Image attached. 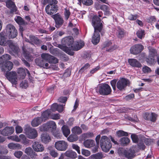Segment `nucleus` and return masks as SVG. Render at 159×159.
Returning a JSON list of instances; mask_svg holds the SVG:
<instances>
[{
	"instance_id": "f257e3e1",
	"label": "nucleus",
	"mask_w": 159,
	"mask_h": 159,
	"mask_svg": "<svg viewBox=\"0 0 159 159\" xmlns=\"http://www.w3.org/2000/svg\"><path fill=\"white\" fill-rule=\"evenodd\" d=\"M64 45H59L58 47L68 54L72 56L74 52L71 50L78 51L82 48L84 45V42L80 40L74 43L73 39L71 37H67L62 40Z\"/></svg>"
},
{
	"instance_id": "f03ea898",
	"label": "nucleus",
	"mask_w": 159,
	"mask_h": 159,
	"mask_svg": "<svg viewBox=\"0 0 159 159\" xmlns=\"http://www.w3.org/2000/svg\"><path fill=\"white\" fill-rule=\"evenodd\" d=\"M8 44L9 47L15 53L17 54L19 51V48L11 40H7L4 34L0 33V45L5 46Z\"/></svg>"
},
{
	"instance_id": "7ed1b4c3",
	"label": "nucleus",
	"mask_w": 159,
	"mask_h": 159,
	"mask_svg": "<svg viewBox=\"0 0 159 159\" xmlns=\"http://www.w3.org/2000/svg\"><path fill=\"white\" fill-rule=\"evenodd\" d=\"M100 143L102 150L105 152H108L111 147L110 139L106 136L102 137Z\"/></svg>"
},
{
	"instance_id": "20e7f679",
	"label": "nucleus",
	"mask_w": 159,
	"mask_h": 159,
	"mask_svg": "<svg viewBox=\"0 0 159 159\" xmlns=\"http://www.w3.org/2000/svg\"><path fill=\"white\" fill-rule=\"evenodd\" d=\"M118 152L120 154H123L126 157L129 159L133 158L136 156L135 152L133 148H131L128 150L120 148L118 150Z\"/></svg>"
},
{
	"instance_id": "39448f33",
	"label": "nucleus",
	"mask_w": 159,
	"mask_h": 159,
	"mask_svg": "<svg viewBox=\"0 0 159 159\" xmlns=\"http://www.w3.org/2000/svg\"><path fill=\"white\" fill-rule=\"evenodd\" d=\"M102 21L97 15L94 16L92 20V25L95 30H98L101 31L102 27Z\"/></svg>"
},
{
	"instance_id": "423d86ee",
	"label": "nucleus",
	"mask_w": 159,
	"mask_h": 159,
	"mask_svg": "<svg viewBox=\"0 0 159 159\" xmlns=\"http://www.w3.org/2000/svg\"><path fill=\"white\" fill-rule=\"evenodd\" d=\"M56 128V125L55 122L52 121H49L46 124L43 125L39 128L41 131L48 130L53 131Z\"/></svg>"
},
{
	"instance_id": "0eeeda50",
	"label": "nucleus",
	"mask_w": 159,
	"mask_h": 159,
	"mask_svg": "<svg viewBox=\"0 0 159 159\" xmlns=\"http://www.w3.org/2000/svg\"><path fill=\"white\" fill-rule=\"evenodd\" d=\"M25 131L27 137L30 139H35L38 136V133L36 130L31 128L29 126H27Z\"/></svg>"
},
{
	"instance_id": "6e6552de",
	"label": "nucleus",
	"mask_w": 159,
	"mask_h": 159,
	"mask_svg": "<svg viewBox=\"0 0 159 159\" xmlns=\"http://www.w3.org/2000/svg\"><path fill=\"white\" fill-rule=\"evenodd\" d=\"M111 91L110 87L107 84H101L99 86V92L101 95H107L110 93Z\"/></svg>"
},
{
	"instance_id": "1a4fd4ad",
	"label": "nucleus",
	"mask_w": 159,
	"mask_h": 159,
	"mask_svg": "<svg viewBox=\"0 0 159 159\" xmlns=\"http://www.w3.org/2000/svg\"><path fill=\"white\" fill-rule=\"evenodd\" d=\"M6 30L8 36L11 38H14L17 34V30L15 27L11 24H8L6 27Z\"/></svg>"
},
{
	"instance_id": "9d476101",
	"label": "nucleus",
	"mask_w": 159,
	"mask_h": 159,
	"mask_svg": "<svg viewBox=\"0 0 159 159\" xmlns=\"http://www.w3.org/2000/svg\"><path fill=\"white\" fill-rule=\"evenodd\" d=\"M6 77L12 85H16L17 84L18 79L16 72L11 71L7 73L6 74Z\"/></svg>"
},
{
	"instance_id": "9b49d317",
	"label": "nucleus",
	"mask_w": 159,
	"mask_h": 159,
	"mask_svg": "<svg viewBox=\"0 0 159 159\" xmlns=\"http://www.w3.org/2000/svg\"><path fill=\"white\" fill-rule=\"evenodd\" d=\"M130 84L129 81L127 79L122 78L120 79L116 83L117 88L120 90L124 89L126 87Z\"/></svg>"
},
{
	"instance_id": "f8f14e48",
	"label": "nucleus",
	"mask_w": 159,
	"mask_h": 159,
	"mask_svg": "<svg viewBox=\"0 0 159 159\" xmlns=\"http://www.w3.org/2000/svg\"><path fill=\"white\" fill-rule=\"evenodd\" d=\"M67 143L63 140L59 141L55 143V146L56 149L60 151L66 150L67 148Z\"/></svg>"
},
{
	"instance_id": "ddd939ff",
	"label": "nucleus",
	"mask_w": 159,
	"mask_h": 159,
	"mask_svg": "<svg viewBox=\"0 0 159 159\" xmlns=\"http://www.w3.org/2000/svg\"><path fill=\"white\" fill-rule=\"evenodd\" d=\"M143 49V46L141 44H136L132 46L130 49V52L134 54L140 53Z\"/></svg>"
},
{
	"instance_id": "4468645a",
	"label": "nucleus",
	"mask_w": 159,
	"mask_h": 159,
	"mask_svg": "<svg viewBox=\"0 0 159 159\" xmlns=\"http://www.w3.org/2000/svg\"><path fill=\"white\" fill-rule=\"evenodd\" d=\"M57 6L55 5L48 4L46 7L45 10L48 14L52 15L57 11Z\"/></svg>"
},
{
	"instance_id": "2eb2a0df",
	"label": "nucleus",
	"mask_w": 159,
	"mask_h": 159,
	"mask_svg": "<svg viewBox=\"0 0 159 159\" xmlns=\"http://www.w3.org/2000/svg\"><path fill=\"white\" fill-rule=\"evenodd\" d=\"M116 48V47L112 46L110 41L105 42L102 46V49L108 52H111Z\"/></svg>"
},
{
	"instance_id": "dca6fc26",
	"label": "nucleus",
	"mask_w": 159,
	"mask_h": 159,
	"mask_svg": "<svg viewBox=\"0 0 159 159\" xmlns=\"http://www.w3.org/2000/svg\"><path fill=\"white\" fill-rule=\"evenodd\" d=\"M156 54V52L155 49H152L150 50L149 57L146 59V61L148 63L151 64L154 62V58Z\"/></svg>"
},
{
	"instance_id": "f3484780",
	"label": "nucleus",
	"mask_w": 159,
	"mask_h": 159,
	"mask_svg": "<svg viewBox=\"0 0 159 159\" xmlns=\"http://www.w3.org/2000/svg\"><path fill=\"white\" fill-rule=\"evenodd\" d=\"M34 150L37 152H42L43 151L44 147L43 146L38 142H34L32 146Z\"/></svg>"
},
{
	"instance_id": "a211bd4d",
	"label": "nucleus",
	"mask_w": 159,
	"mask_h": 159,
	"mask_svg": "<svg viewBox=\"0 0 159 159\" xmlns=\"http://www.w3.org/2000/svg\"><path fill=\"white\" fill-rule=\"evenodd\" d=\"M13 66V64L11 62L7 61L2 66V70L4 72H8L12 69Z\"/></svg>"
},
{
	"instance_id": "6ab92c4d",
	"label": "nucleus",
	"mask_w": 159,
	"mask_h": 159,
	"mask_svg": "<svg viewBox=\"0 0 159 159\" xmlns=\"http://www.w3.org/2000/svg\"><path fill=\"white\" fill-rule=\"evenodd\" d=\"M26 72L29 75H30V73L27 69L23 68H20L18 69L17 73L19 74L20 79H22L25 78L26 75Z\"/></svg>"
},
{
	"instance_id": "aec40b11",
	"label": "nucleus",
	"mask_w": 159,
	"mask_h": 159,
	"mask_svg": "<svg viewBox=\"0 0 159 159\" xmlns=\"http://www.w3.org/2000/svg\"><path fill=\"white\" fill-rule=\"evenodd\" d=\"M14 131V129L13 127H6L2 130V135L7 136L11 135Z\"/></svg>"
},
{
	"instance_id": "412c9836",
	"label": "nucleus",
	"mask_w": 159,
	"mask_h": 159,
	"mask_svg": "<svg viewBox=\"0 0 159 159\" xmlns=\"http://www.w3.org/2000/svg\"><path fill=\"white\" fill-rule=\"evenodd\" d=\"M98 30H95L94 35L92 39V42L94 45L97 44L100 40V35Z\"/></svg>"
},
{
	"instance_id": "4be33fe9",
	"label": "nucleus",
	"mask_w": 159,
	"mask_h": 159,
	"mask_svg": "<svg viewBox=\"0 0 159 159\" xmlns=\"http://www.w3.org/2000/svg\"><path fill=\"white\" fill-rule=\"evenodd\" d=\"M54 18L55 21L56 27L57 28L60 27L63 22L62 18L60 15L56 14L54 16Z\"/></svg>"
},
{
	"instance_id": "5701e85b",
	"label": "nucleus",
	"mask_w": 159,
	"mask_h": 159,
	"mask_svg": "<svg viewBox=\"0 0 159 159\" xmlns=\"http://www.w3.org/2000/svg\"><path fill=\"white\" fill-rule=\"evenodd\" d=\"M51 113L50 110H47L44 111L42 114L41 116L40 117L42 120V121H45L49 119Z\"/></svg>"
},
{
	"instance_id": "b1692460",
	"label": "nucleus",
	"mask_w": 159,
	"mask_h": 159,
	"mask_svg": "<svg viewBox=\"0 0 159 159\" xmlns=\"http://www.w3.org/2000/svg\"><path fill=\"white\" fill-rule=\"evenodd\" d=\"M7 7L11 9V11L13 13L16 11V7L13 2L11 0L8 1L6 2Z\"/></svg>"
},
{
	"instance_id": "393cba45",
	"label": "nucleus",
	"mask_w": 159,
	"mask_h": 159,
	"mask_svg": "<svg viewBox=\"0 0 159 159\" xmlns=\"http://www.w3.org/2000/svg\"><path fill=\"white\" fill-rule=\"evenodd\" d=\"M58 107V105L57 103H55L52 105L50 110L51 111H57L59 112H61L63 111V105H59V107H60L61 109H59Z\"/></svg>"
},
{
	"instance_id": "a878e982",
	"label": "nucleus",
	"mask_w": 159,
	"mask_h": 159,
	"mask_svg": "<svg viewBox=\"0 0 159 159\" xmlns=\"http://www.w3.org/2000/svg\"><path fill=\"white\" fill-rule=\"evenodd\" d=\"M128 62L130 65L133 67H140L142 66L141 64L135 59H129Z\"/></svg>"
},
{
	"instance_id": "bb28decb",
	"label": "nucleus",
	"mask_w": 159,
	"mask_h": 159,
	"mask_svg": "<svg viewBox=\"0 0 159 159\" xmlns=\"http://www.w3.org/2000/svg\"><path fill=\"white\" fill-rule=\"evenodd\" d=\"M41 139L42 142L45 143L49 142L51 140L50 136L47 133H44L41 135Z\"/></svg>"
},
{
	"instance_id": "cd10ccee",
	"label": "nucleus",
	"mask_w": 159,
	"mask_h": 159,
	"mask_svg": "<svg viewBox=\"0 0 159 159\" xmlns=\"http://www.w3.org/2000/svg\"><path fill=\"white\" fill-rule=\"evenodd\" d=\"M7 146L9 149L12 150H19L22 148V146L18 143H10Z\"/></svg>"
},
{
	"instance_id": "c85d7f7f",
	"label": "nucleus",
	"mask_w": 159,
	"mask_h": 159,
	"mask_svg": "<svg viewBox=\"0 0 159 159\" xmlns=\"http://www.w3.org/2000/svg\"><path fill=\"white\" fill-rule=\"evenodd\" d=\"M84 145L85 147L88 148H90L94 146L95 145V142L93 140H87L84 142Z\"/></svg>"
},
{
	"instance_id": "c756f323",
	"label": "nucleus",
	"mask_w": 159,
	"mask_h": 159,
	"mask_svg": "<svg viewBox=\"0 0 159 159\" xmlns=\"http://www.w3.org/2000/svg\"><path fill=\"white\" fill-rule=\"evenodd\" d=\"M65 155L68 157L73 158H75L77 157V155L76 153L71 150L66 151L65 153Z\"/></svg>"
},
{
	"instance_id": "7c9ffc66",
	"label": "nucleus",
	"mask_w": 159,
	"mask_h": 159,
	"mask_svg": "<svg viewBox=\"0 0 159 159\" xmlns=\"http://www.w3.org/2000/svg\"><path fill=\"white\" fill-rule=\"evenodd\" d=\"M35 62L39 66L43 68L47 69L48 67L49 64L47 63L44 64L43 60L37 59L35 60Z\"/></svg>"
},
{
	"instance_id": "2f4dec72",
	"label": "nucleus",
	"mask_w": 159,
	"mask_h": 159,
	"mask_svg": "<svg viewBox=\"0 0 159 159\" xmlns=\"http://www.w3.org/2000/svg\"><path fill=\"white\" fill-rule=\"evenodd\" d=\"M42 121V120L40 117H37L34 118L32 121L31 125L33 127H36L41 123Z\"/></svg>"
},
{
	"instance_id": "473e14b6",
	"label": "nucleus",
	"mask_w": 159,
	"mask_h": 159,
	"mask_svg": "<svg viewBox=\"0 0 159 159\" xmlns=\"http://www.w3.org/2000/svg\"><path fill=\"white\" fill-rule=\"evenodd\" d=\"M19 139L20 140L19 142H21L24 144H28L29 143V140L26 138L25 136L23 134L20 135Z\"/></svg>"
},
{
	"instance_id": "72a5a7b5",
	"label": "nucleus",
	"mask_w": 159,
	"mask_h": 159,
	"mask_svg": "<svg viewBox=\"0 0 159 159\" xmlns=\"http://www.w3.org/2000/svg\"><path fill=\"white\" fill-rule=\"evenodd\" d=\"M104 157V156L102 153L93 154L89 157L91 159H102Z\"/></svg>"
},
{
	"instance_id": "f704fd0d",
	"label": "nucleus",
	"mask_w": 159,
	"mask_h": 159,
	"mask_svg": "<svg viewBox=\"0 0 159 159\" xmlns=\"http://www.w3.org/2000/svg\"><path fill=\"white\" fill-rule=\"evenodd\" d=\"M63 134L66 137H67L70 133V129L68 128V126L66 125H64L61 128Z\"/></svg>"
},
{
	"instance_id": "c9c22d12",
	"label": "nucleus",
	"mask_w": 159,
	"mask_h": 159,
	"mask_svg": "<svg viewBox=\"0 0 159 159\" xmlns=\"http://www.w3.org/2000/svg\"><path fill=\"white\" fill-rule=\"evenodd\" d=\"M129 139L127 137H123L120 140V144L123 146H126L129 143Z\"/></svg>"
},
{
	"instance_id": "e433bc0d",
	"label": "nucleus",
	"mask_w": 159,
	"mask_h": 159,
	"mask_svg": "<svg viewBox=\"0 0 159 159\" xmlns=\"http://www.w3.org/2000/svg\"><path fill=\"white\" fill-rule=\"evenodd\" d=\"M71 131L73 133L78 134H79L82 132V130L81 128L78 126H75L73 128Z\"/></svg>"
},
{
	"instance_id": "4c0bfd02",
	"label": "nucleus",
	"mask_w": 159,
	"mask_h": 159,
	"mask_svg": "<svg viewBox=\"0 0 159 159\" xmlns=\"http://www.w3.org/2000/svg\"><path fill=\"white\" fill-rule=\"evenodd\" d=\"M14 20L19 25H21L24 24L23 20L21 17L19 16H16L15 17Z\"/></svg>"
},
{
	"instance_id": "58836bf2",
	"label": "nucleus",
	"mask_w": 159,
	"mask_h": 159,
	"mask_svg": "<svg viewBox=\"0 0 159 159\" xmlns=\"http://www.w3.org/2000/svg\"><path fill=\"white\" fill-rule=\"evenodd\" d=\"M8 150L4 146L0 145V154L6 155L8 153Z\"/></svg>"
},
{
	"instance_id": "ea45409f",
	"label": "nucleus",
	"mask_w": 159,
	"mask_h": 159,
	"mask_svg": "<svg viewBox=\"0 0 159 159\" xmlns=\"http://www.w3.org/2000/svg\"><path fill=\"white\" fill-rule=\"evenodd\" d=\"M51 55L46 53H43L41 55V57L43 59V60H45L49 62L50 58L51 57Z\"/></svg>"
},
{
	"instance_id": "a19ab883",
	"label": "nucleus",
	"mask_w": 159,
	"mask_h": 159,
	"mask_svg": "<svg viewBox=\"0 0 159 159\" xmlns=\"http://www.w3.org/2000/svg\"><path fill=\"white\" fill-rule=\"evenodd\" d=\"M78 139V136L74 135H70L67 138L68 141L70 142L76 141Z\"/></svg>"
},
{
	"instance_id": "79ce46f5",
	"label": "nucleus",
	"mask_w": 159,
	"mask_h": 159,
	"mask_svg": "<svg viewBox=\"0 0 159 159\" xmlns=\"http://www.w3.org/2000/svg\"><path fill=\"white\" fill-rule=\"evenodd\" d=\"M30 40L33 43L36 44H38L40 43V41L34 36H32L30 37Z\"/></svg>"
},
{
	"instance_id": "37998d69",
	"label": "nucleus",
	"mask_w": 159,
	"mask_h": 159,
	"mask_svg": "<svg viewBox=\"0 0 159 159\" xmlns=\"http://www.w3.org/2000/svg\"><path fill=\"white\" fill-rule=\"evenodd\" d=\"M118 137H121L123 136H127L128 134L127 132L122 130H119L116 133Z\"/></svg>"
},
{
	"instance_id": "c03bdc74",
	"label": "nucleus",
	"mask_w": 159,
	"mask_h": 159,
	"mask_svg": "<svg viewBox=\"0 0 159 159\" xmlns=\"http://www.w3.org/2000/svg\"><path fill=\"white\" fill-rule=\"evenodd\" d=\"M138 37L140 39L144 37V31L143 30H139L136 33Z\"/></svg>"
},
{
	"instance_id": "a18cd8bd",
	"label": "nucleus",
	"mask_w": 159,
	"mask_h": 159,
	"mask_svg": "<svg viewBox=\"0 0 159 159\" xmlns=\"http://www.w3.org/2000/svg\"><path fill=\"white\" fill-rule=\"evenodd\" d=\"M64 14L66 20H68L70 15V12L68 8H66L65 9Z\"/></svg>"
},
{
	"instance_id": "49530a36",
	"label": "nucleus",
	"mask_w": 159,
	"mask_h": 159,
	"mask_svg": "<svg viewBox=\"0 0 159 159\" xmlns=\"http://www.w3.org/2000/svg\"><path fill=\"white\" fill-rule=\"evenodd\" d=\"M11 59L10 56L7 54H6L3 55L1 58L0 60H2V61H6L9 60Z\"/></svg>"
},
{
	"instance_id": "de8ad7c7",
	"label": "nucleus",
	"mask_w": 159,
	"mask_h": 159,
	"mask_svg": "<svg viewBox=\"0 0 159 159\" xmlns=\"http://www.w3.org/2000/svg\"><path fill=\"white\" fill-rule=\"evenodd\" d=\"M60 118V115L59 114H51L50 116V118L53 120H58Z\"/></svg>"
},
{
	"instance_id": "09e8293b",
	"label": "nucleus",
	"mask_w": 159,
	"mask_h": 159,
	"mask_svg": "<svg viewBox=\"0 0 159 159\" xmlns=\"http://www.w3.org/2000/svg\"><path fill=\"white\" fill-rule=\"evenodd\" d=\"M80 1H82V3L87 6L91 5L93 3L92 0H79Z\"/></svg>"
},
{
	"instance_id": "8fccbe9b",
	"label": "nucleus",
	"mask_w": 159,
	"mask_h": 159,
	"mask_svg": "<svg viewBox=\"0 0 159 159\" xmlns=\"http://www.w3.org/2000/svg\"><path fill=\"white\" fill-rule=\"evenodd\" d=\"M99 7L100 8L103 10V11L106 12H107L109 11V9L108 7L105 5H99L98 6V7Z\"/></svg>"
},
{
	"instance_id": "3c124183",
	"label": "nucleus",
	"mask_w": 159,
	"mask_h": 159,
	"mask_svg": "<svg viewBox=\"0 0 159 159\" xmlns=\"http://www.w3.org/2000/svg\"><path fill=\"white\" fill-rule=\"evenodd\" d=\"M8 139L18 142L20 141L19 137L16 135L10 136L8 137Z\"/></svg>"
},
{
	"instance_id": "603ef678",
	"label": "nucleus",
	"mask_w": 159,
	"mask_h": 159,
	"mask_svg": "<svg viewBox=\"0 0 159 159\" xmlns=\"http://www.w3.org/2000/svg\"><path fill=\"white\" fill-rule=\"evenodd\" d=\"M81 153L82 155L86 157L89 156L90 155V152L87 150L82 149L81 150Z\"/></svg>"
},
{
	"instance_id": "864d4df0",
	"label": "nucleus",
	"mask_w": 159,
	"mask_h": 159,
	"mask_svg": "<svg viewBox=\"0 0 159 159\" xmlns=\"http://www.w3.org/2000/svg\"><path fill=\"white\" fill-rule=\"evenodd\" d=\"M58 62V59L56 57L52 56L50 58L48 62L56 64Z\"/></svg>"
},
{
	"instance_id": "5fc2aeb1",
	"label": "nucleus",
	"mask_w": 159,
	"mask_h": 159,
	"mask_svg": "<svg viewBox=\"0 0 159 159\" xmlns=\"http://www.w3.org/2000/svg\"><path fill=\"white\" fill-rule=\"evenodd\" d=\"M20 87L22 88H26L28 86V83L27 81L25 80L23 81L20 84Z\"/></svg>"
},
{
	"instance_id": "6e6d98bb",
	"label": "nucleus",
	"mask_w": 159,
	"mask_h": 159,
	"mask_svg": "<svg viewBox=\"0 0 159 159\" xmlns=\"http://www.w3.org/2000/svg\"><path fill=\"white\" fill-rule=\"evenodd\" d=\"M72 147L73 149L76 151L79 154H80V148L78 145L75 144H73L72 145Z\"/></svg>"
},
{
	"instance_id": "4d7b16f0",
	"label": "nucleus",
	"mask_w": 159,
	"mask_h": 159,
	"mask_svg": "<svg viewBox=\"0 0 159 159\" xmlns=\"http://www.w3.org/2000/svg\"><path fill=\"white\" fill-rule=\"evenodd\" d=\"M125 35V33L124 30L121 29H119L118 32V36L119 38L123 37Z\"/></svg>"
},
{
	"instance_id": "13d9d810",
	"label": "nucleus",
	"mask_w": 159,
	"mask_h": 159,
	"mask_svg": "<svg viewBox=\"0 0 159 159\" xmlns=\"http://www.w3.org/2000/svg\"><path fill=\"white\" fill-rule=\"evenodd\" d=\"M16 132L17 134H19L21 133L23 130L22 128L19 126L17 125L15 128Z\"/></svg>"
},
{
	"instance_id": "bf43d9fd",
	"label": "nucleus",
	"mask_w": 159,
	"mask_h": 159,
	"mask_svg": "<svg viewBox=\"0 0 159 159\" xmlns=\"http://www.w3.org/2000/svg\"><path fill=\"white\" fill-rule=\"evenodd\" d=\"M23 154V152L21 151H16L14 153V156L17 158H20Z\"/></svg>"
},
{
	"instance_id": "052dcab7",
	"label": "nucleus",
	"mask_w": 159,
	"mask_h": 159,
	"mask_svg": "<svg viewBox=\"0 0 159 159\" xmlns=\"http://www.w3.org/2000/svg\"><path fill=\"white\" fill-rule=\"evenodd\" d=\"M138 16L137 15H133L130 14L128 17V19L130 20H136Z\"/></svg>"
},
{
	"instance_id": "680f3d73",
	"label": "nucleus",
	"mask_w": 159,
	"mask_h": 159,
	"mask_svg": "<svg viewBox=\"0 0 159 159\" xmlns=\"http://www.w3.org/2000/svg\"><path fill=\"white\" fill-rule=\"evenodd\" d=\"M131 138L134 143H136L138 142V139L137 135L134 134H132L131 135Z\"/></svg>"
},
{
	"instance_id": "e2e57ef3",
	"label": "nucleus",
	"mask_w": 159,
	"mask_h": 159,
	"mask_svg": "<svg viewBox=\"0 0 159 159\" xmlns=\"http://www.w3.org/2000/svg\"><path fill=\"white\" fill-rule=\"evenodd\" d=\"M143 71L145 73L150 72L151 71L150 69L147 66H144L143 68Z\"/></svg>"
},
{
	"instance_id": "0e129e2a",
	"label": "nucleus",
	"mask_w": 159,
	"mask_h": 159,
	"mask_svg": "<svg viewBox=\"0 0 159 159\" xmlns=\"http://www.w3.org/2000/svg\"><path fill=\"white\" fill-rule=\"evenodd\" d=\"M151 115V121L154 122L155 121L156 119V118L157 116V115L155 113H152Z\"/></svg>"
},
{
	"instance_id": "69168bd1",
	"label": "nucleus",
	"mask_w": 159,
	"mask_h": 159,
	"mask_svg": "<svg viewBox=\"0 0 159 159\" xmlns=\"http://www.w3.org/2000/svg\"><path fill=\"white\" fill-rule=\"evenodd\" d=\"M33 151L31 148L28 147L25 149V152L26 154L29 155Z\"/></svg>"
},
{
	"instance_id": "338daca9",
	"label": "nucleus",
	"mask_w": 159,
	"mask_h": 159,
	"mask_svg": "<svg viewBox=\"0 0 159 159\" xmlns=\"http://www.w3.org/2000/svg\"><path fill=\"white\" fill-rule=\"evenodd\" d=\"M152 115L151 114L148 113H145L144 116V118L146 120H151V116Z\"/></svg>"
},
{
	"instance_id": "774afa93",
	"label": "nucleus",
	"mask_w": 159,
	"mask_h": 159,
	"mask_svg": "<svg viewBox=\"0 0 159 159\" xmlns=\"http://www.w3.org/2000/svg\"><path fill=\"white\" fill-rule=\"evenodd\" d=\"M50 155L53 157H56L58 156V154L55 150H52L50 152Z\"/></svg>"
}]
</instances>
